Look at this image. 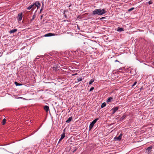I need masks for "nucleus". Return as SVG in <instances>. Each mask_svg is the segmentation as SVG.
Segmentation results:
<instances>
[{
    "mask_svg": "<svg viewBox=\"0 0 154 154\" xmlns=\"http://www.w3.org/2000/svg\"><path fill=\"white\" fill-rule=\"evenodd\" d=\"M15 84L17 86H20V85H21V84H19V83H17V82H15Z\"/></svg>",
    "mask_w": 154,
    "mask_h": 154,
    "instance_id": "4be33fe9",
    "label": "nucleus"
},
{
    "mask_svg": "<svg viewBox=\"0 0 154 154\" xmlns=\"http://www.w3.org/2000/svg\"><path fill=\"white\" fill-rule=\"evenodd\" d=\"M122 136V134H121L118 137H115L114 138V140H115L116 141H119L121 139Z\"/></svg>",
    "mask_w": 154,
    "mask_h": 154,
    "instance_id": "7ed1b4c3",
    "label": "nucleus"
},
{
    "mask_svg": "<svg viewBox=\"0 0 154 154\" xmlns=\"http://www.w3.org/2000/svg\"><path fill=\"white\" fill-rule=\"evenodd\" d=\"M56 35V34H55L49 33H48L45 34L44 36H45V37H49V36H55Z\"/></svg>",
    "mask_w": 154,
    "mask_h": 154,
    "instance_id": "423d86ee",
    "label": "nucleus"
},
{
    "mask_svg": "<svg viewBox=\"0 0 154 154\" xmlns=\"http://www.w3.org/2000/svg\"><path fill=\"white\" fill-rule=\"evenodd\" d=\"M152 2L151 1H150L148 2V4L149 5L152 4Z\"/></svg>",
    "mask_w": 154,
    "mask_h": 154,
    "instance_id": "393cba45",
    "label": "nucleus"
},
{
    "mask_svg": "<svg viewBox=\"0 0 154 154\" xmlns=\"http://www.w3.org/2000/svg\"><path fill=\"white\" fill-rule=\"evenodd\" d=\"M42 16H41V18H42Z\"/></svg>",
    "mask_w": 154,
    "mask_h": 154,
    "instance_id": "f704fd0d",
    "label": "nucleus"
},
{
    "mask_svg": "<svg viewBox=\"0 0 154 154\" xmlns=\"http://www.w3.org/2000/svg\"><path fill=\"white\" fill-rule=\"evenodd\" d=\"M106 105V103H103L101 105V108H103L105 107Z\"/></svg>",
    "mask_w": 154,
    "mask_h": 154,
    "instance_id": "f3484780",
    "label": "nucleus"
},
{
    "mask_svg": "<svg viewBox=\"0 0 154 154\" xmlns=\"http://www.w3.org/2000/svg\"><path fill=\"white\" fill-rule=\"evenodd\" d=\"M6 120L5 119H4L2 121V124L3 125H4L6 123Z\"/></svg>",
    "mask_w": 154,
    "mask_h": 154,
    "instance_id": "6ab92c4d",
    "label": "nucleus"
},
{
    "mask_svg": "<svg viewBox=\"0 0 154 154\" xmlns=\"http://www.w3.org/2000/svg\"><path fill=\"white\" fill-rule=\"evenodd\" d=\"M119 109V107H116L112 108L111 109L113 111L112 114H114Z\"/></svg>",
    "mask_w": 154,
    "mask_h": 154,
    "instance_id": "0eeeda50",
    "label": "nucleus"
},
{
    "mask_svg": "<svg viewBox=\"0 0 154 154\" xmlns=\"http://www.w3.org/2000/svg\"><path fill=\"white\" fill-rule=\"evenodd\" d=\"M77 80L78 81V82H79V81H82V78H79V79H77Z\"/></svg>",
    "mask_w": 154,
    "mask_h": 154,
    "instance_id": "b1692460",
    "label": "nucleus"
},
{
    "mask_svg": "<svg viewBox=\"0 0 154 154\" xmlns=\"http://www.w3.org/2000/svg\"><path fill=\"white\" fill-rule=\"evenodd\" d=\"M65 129H64V130H63V131H65Z\"/></svg>",
    "mask_w": 154,
    "mask_h": 154,
    "instance_id": "e433bc0d",
    "label": "nucleus"
},
{
    "mask_svg": "<svg viewBox=\"0 0 154 154\" xmlns=\"http://www.w3.org/2000/svg\"><path fill=\"white\" fill-rule=\"evenodd\" d=\"M98 120V119H96L91 122V123L89 125L90 130L91 129V128L93 127L94 124L96 123V122H97Z\"/></svg>",
    "mask_w": 154,
    "mask_h": 154,
    "instance_id": "f03ea898",
    "label": "nucleus"
},
{
    "mask_svg": "<svg viewBox=\"0 0 154 154\" xmlns=\"http://www.w3.org/2000/svg\"><path fill=\"white\" fill-rule=\"evenodd\" d=\"M115 62H119V61H118V60H115Z\"/></svg>",
    "mask_w": 154,
    "mask_h": 154,
    "instance_id": "7c9ffc66",
    "label": "nucleus"
},
{
    "mask_svg": "<svg viewBox=\"0 0 154 154\" xmlns=\"http://www.w3.org/2000/svg\"><path fill=\"white\" fill-rule=\"evenodd\" d=\"M64 21H66V20H64Z\"/></svg>",
    "mask_w": 154,
    "mask_h": 154,
    "instance_id": "4c0bfd02",
    "label": "nucleus"
},
{
    "mask_svg": "<svg viewBox=\"0 0 154 154\" xmlns=\"http://www.w3.org/2000/svg\"><path fill=\"white\" fill-rule=\"evenodd\" d=\"M106 12L105 10L103 9H96L95 10L93 11L92 12V15H103Z\"/></svg>",
    "mask_w": 154,
    "mask_h": 154,
    "instance_id": "f257e3e1",
    "label": "nucleus"
},
{
    "mask_svg": "<svg viewBox=\"0 0 154 154\" xmlns=\"http://www.w3.org/2000/svg\"><path fill=\"white\" fill-rule=\"evenodd\" d=\"M34 8H35V4H34V3H32V5H30L29 7H28L27 8V9H28V10H30L31 8L34 9Z\"/></svg>",
    "mask_w": 154,
    "mask_h": 154,
    "instance_id": "6e6552de",
    "label": "nucleus"
},
{
    "mask_svg": "<svg viewBox=\"0 0 154 154\" xmlns=\"http://www.w3.org/2000/svg\"><path fill=\"white\" fill-rule=\"evenodd\" d=\"M94 81V80L93 79H91L89 82V84L91 85Z\"/></svg>",
    "mask_w": 154,
    "mask_h": 154,
    "instance_id": "aec40b11",
    "label": "nucleus"
},
{
    "mask_svg": "<svg viewBox=\"0 0 154 154\" xmlns=\"http://www.w3.org/2000/svg\"><path fill=\"white\" fill-rule=\"evenodd\" d=\"M72 118V117H69L68 119L66 121V122L67 123H69L71 121Z\"/></svg>",
    "mask_w": 154,
    "mask_h": 154,
    "instance_id": "2eb2a0df",
    "label": "nucleus"
},
{
    "mask_svg": "<svg viewBox=\"0 0 154 154\" xmlns=\"http://www.w3.org/2000/svg\"><path fill=\"white\" fill-rule=\"evenodd\" d=\"M124 30V28H120L119 27L117 29V31L118 32H122Z\"/></svg>",
    "mask_w": 154,
    "mask_h": 154,
    "instance_id": "9b49d317",
    "label": "nucleus"
},
{
    "mask_svg": "<svg viewBox=\"0 0 154 154\" xmlns=\"http://www.w3.org/2000/svg\"><path fill=\"white\" fill-rule=\"evenodd\" d=\"M44 6V4L43 3H42V7H41V9L40 10V13H41V12L43 10Z\"/></svg>",
    "mask_w": 154,
    "mask_h": 154,
    "instance_id": "a211bd4d",
    "label": "nucleus"
},
{
    "mask_svg": "<svg viewBox=\"0 0 154 154\" xmlns=\"http://www.w3.org/2000/svg\"><path fill=\"white\" fill-rule=\"evenodd\" d=\"M17 31V29H14L10 30V33H14L15 32H16Z\"/></svg>",
    "mask_w": 154,
    "mask_h": 154,
    "instance_id": "4468645a",
    "label": "nucleus"
},
{
    "mask_svg": "<svg viewBox=\"0 0 154 154\" xmlns=\"http://www.w3.org/2000/svg\"><path fill=\"white\" fill-rule=\"evenodd\" d=\"M64 17H66V18L67 17V16H66V15L64 14Z\"/></svg>",
    "mask_w": 154,
    "mask_h": 154,
    "instance_id": "c756f323",
    "label": "nucleus"
},
{
    "mask_svg": "<svg viewBox=\"0 0 154 154\" xmlns=\"http://www.w3.org/2000/svg\"><path fill=\"white\" fill-rule=\"evenodd\" d=\"M84 44L87 43V44H88L87 43H85V42H84Z\"/></svg>",
    "mask_w": 154,
    "mask_h": 154,
    "instance_id": "c9c22d12",
    "label": "nucleus"
},
{
    "mask_svg": "<svg viewBox=\"0 0 154 154\" xmlns=\"http://www.w3.org/2000/svg\"><path fill=\"white\" fill-rule=\"evenodd\" d=\"M23 17V13H20L18 14L17 18L18 20L19 21H21Z\"/></svg>",
    "mask_w": 154,
    "mask_h": 154,
    "instance_id": "39448f33",
    "label": "nucleus"
},
{
    "mask_svg": "<svg viewBox=\"0 0 154 154\" xmlns=\"http://www.w3.org/2000/svg\"><path fill=\"white\" fill-rule=\"evenodd\" d=\"M44 109L45 110L46 112H47L49 110V107L47 106H44Z\"/></svg>",
    "mask_w": 154,
    "mask_h": 154,
    "instance_id": "9d476101",
    "label": "nucleus"
},
{
    "mask_svg": "<svg viewBox=\"0 0 154 154\" xmlns=\"http://www.w3.org/2000/svg\"><path fill=\"white\" fill-rule=\"evenodd\" d=\"M35 7H36L37 8V9H38L40 7L41 5L40 4L38 1H36L34 3Z\"/></svg>",
    "mask_w": 154,
    "mask_h": 154,
    "instance_id": "20e7f679",
    "label": "nucleus"
},
{
    "mask_svg": "<svg viewBox=\"0 0 154 154\" xmlns=\"http://www.w3.org/2000/svg\"><path fill=\"white\" fill-rule=\"evenodd\" d=\"M104 17H103L101 18L100 19V20H102V19H104Z\"/></svg>",
    "mask_w": 154,
    "mask_h": 154,
    "instance_id": "2f4dec72",
    "label": "nucleus"
},
{
    "mask_svg": "<svg viewBox=\"0 0 154 154\" xmlns=\"http://www.w3.org/2000/svg\"><path fill=\"white\" fill-rule=\"evenodd\" d=\"M126 115H123L120 118L119 120V121H122L123 120V119H124L126 117Z\"/></svg>",
    "mask_w": 154,
    "mask_h": 154,
    "instance_id": "f8f14e48",
    "label": "nucleus"
},
{
    "mask_svg": "<svg viewBox=\"0 0 154 154\" xmlns=\"http://www.w3.org/2000/svg\"><path fill=\"white\" fill-rule=\"evenodd\" d=\"M94 87H91L90 89V91H92L93 90H94Z\"/></svg>",
    "mask_w": 154,
    "mask_h": 154,
    "instance_id": "bb28decb",
    "label": "nucleus"
},
{
    "mask_svg": "<svg viewBox=\"0 0 154 154\" xmlns=\"http://www.w3.org/2000/svg\"><path fill=\"white\" fill-rule=\"evenodd\" d=\"M35 17H36V15H34L32 16V18L31 19V21H32V20H33L35 19Z\"/></svg>",
    "mask_w": 154,
    "mask_h": 154,
    "instance_id": "412c9836",
    "label": "nucleus"
},
{
    "mask_svg": "<svg viewBox=\"0 0 154 154\" xmlns=\"http://www.w3.org/2000/svg\"><path fill=\"white\" fill-rule=\"evenodd\" d=\"M137 83V82H135L132 85V86L133 87L135 85H136Z\"/></svg>",
    "mask_w": 154,
    "mask_h": 154,
    "instance_id": "a878e982",
    "label": "nucleus"
},
{
    "mask_svg": "<svg viewBox=\"0 0 154 154\" xmlns=\"http://www.w3.org/2000/svg\"><path fill=\"white\" fill-rule=\"evenodd\" d=\"M76 74H77V73H76V74H73V75H76Z\"/></svg>",
    "mask_w": 154,
    "mask_h": 154,
    "instance_id": "473e14b6",
    "label": "nucleus"
},
{
    "mask_svg": "<svg viewBox=\"0 0 154 154\" xmlns=\"http://www.w3.org/2000/svg\"><path fill=\"white\" fill-rule=\"evenodd\" d=\"M119 116H116V119H117L119 117Z\"/></svg>",
    "mask_w": 154,
    "mask_h": 154,
    "instance_id": "cd10ccee",
    "label": "nucleus"
},
{
    "mask_svg": "<svg viewBox=\"0 0 154 154\" xmlns=\"http://www.w3.org/2000/svg\"><path fill=\"white\" fill-rule=\"evenodd\" d=\"M152 146H150L148 147L146 149V151L148 152V153H150L152 151Z\"/></svg>",
    "mask_w": 154,
    "mask_h": 154,
    "instance_id": "1a4fd4ad",
    "label": "nucleus"
},
{
    "mask_svg": "<svg viewBox=\"0 0 154 154\" xmlns=\"http://www.w3.org/2000/svg\"><path fill=\"white\" fill-rule=\"evenodd\" d=\"M62 139H61V138H60V139H59V142H58V143H59L60 142L61 140H62Z\"/></svg>",
    "mask_w": 154,
    "mask_h": 154,
    "instance_id": "c85d7f7f",
    "label": "nucleus"
},
{
    "mask_svg": "<svg viewBox=\"0 0 154 154\" xmlns=\"http://www.w3.org/2000/svg\"><path fill=\"white\" fill-rule=\"evenodd\" d=\"M113 99V98L112 97H109L107 100L106 102L108 103L112 101Z\"/></svg>",
    "mask_w": 154,
    "mask_h": 154,
    "instance_id": "ddd939ff",
    "label": "nucleus"
},
{
    "mask_svg": "<svg viewBox=\"0 0 154 154\" xmlns=\"http://www.w3.org/2000/svg\"><path fill=\"white\" fill-rule=\"evenodd\" d=\"M65 132H63V133H62L61 134V137H60V138H61V139H63L65 137Z\"/></svg>",
    "mask_w": 154,
    "mask_h": 154,
    "instance_id": "dca6fc26",
    "label": "nucleus"
},
{
    "mask_svg": "<svg viewBox=\"0 0 154 154\" xmlns=\"http://www.w3.org/2000/svg\"><path fill=\"white\" fill-rule=\"evenodd\" d=\"M134 9V8H131L130 9H129L128 10V11H131L133 10Z\"/></svg>",
    "mask_w": 154,
    "mask_h": 154,
    "instance_id": "5701e85b",
    "label": "nucleus"
},
{
    "mask_svg": "<svg viewBox=\"0 0 154 154\" xmlns=\"http://www.w3.org/2000/svg\"><path fill=\"white\" fill-rule=\"evenodd\" d=\"M76 149L74 151H73V152H74L75 151H76Z\"/></svg>",
    "mask_w": 154,
    "mask_h": 154,
    "instance_id": "72a5a7b5",
    "label": "nucleus"
}]
</instances>
